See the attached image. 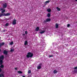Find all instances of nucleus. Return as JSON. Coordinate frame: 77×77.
<instances>
[{"label":"nucleus","mask_w":77,"mask_h":77,"mask_svg":"<svg viewBox=\"0 0 77 77\" xmlns=\"http://www.w3.org/2000/svg\"><path fill=\"white\" fill-rule=\"evenodd\" d=\"M27 54L26 55L27 57H33V54L30 52H29L27 53Z\"/></svg>","instance_id":"nucleus-1"},{"label":"nucleus","mask_w":77,"mask_h":77,"mask_svg":"<svg viewBox=\"0 0 77 77\" xmlns=\"http://www.w3.org/2000/svg\"><path fill=\"white\" fill-rule=\"evenodd\" d=\"M4 59V56L3 55H2L0 57V64L2 65L3 63V60Z\"/></svg>","instance_id":"nucleus-2"},{"label":"nucleus","mask_w":77,"mask_h":77,"mask_svg":"<svg viewBox=\"0 0 77 77\" xmlns=\"http://www.w3.org/2000/svg\"><path fill=\"white\" fill-rule=\"evenodd\" d=\"M51 20L50 18H48L46 19V20H45L44 21V23H47V22H49Z\"/></svg>","instance_id":"nucleus-3"},{"label":"nucleus","mask_w":77,"mask_h":77,"mask_svg":"<svg viewBox=\"0 0 77 77\" xmlns=\"http://www.w3.org/2000/svg\"><path fill=\"white\" fill-rule=\"evenodd\" d=\"M7 6V4L6 3H5L3 4V8H6Z\"/></svg>","instance_id":"nucleus-4"},{"label":"nucleus","mask_w":77,"mask_h":77,"mask_svg":"<svg viewBox=\"0 0 77 77\" xmlns=\"http://www.w3.org/2000/svg\"><path fill=\"white\" fill-rule=\"evenodd\" d=\"M11 15L10 13H8L7 14H4L3 15H4V16H9V15Z\"/></svg>","instance_id":"nucleus-5"},{"label":"nucleus","mask_w":77,"mask_h":77,"mask_svg":"<svg viewBox=\"0 0 77 77\" xmlns=\"http://www.w3.org/2000/svg\"><path fill=\"white\" fill-rule=\"evenodd\" d=\"M16 20H13V25H14L15 24H16Z\"/></svg>","instance_id":"nucleus-6"},{"label":"nucleus","mask_w":77,"mask_h":77,"mask_svg":"<svg viewBox=\"0 0 77 77\" xmlns=\"http://www.w3.org/2000/svg\"><path fill=\"white\" fill-rule=\"evenodd\" d=\"M1 10L2 11V13H4L6 11L5 9H4L3 8H1Z\"/></svg>","instance_id":"nucleus-7"},{"label":"nucleus","mask_w":77,"mask_h":77,"mask_svg":"<svg viewBox=\"0 0 77 77\" xmlns=\"http://www.w3.org/2000/svg\"><path fill=\"white\" fill-rule=\"evenodd\" d=\"M4 54H5V55H7L8 54V51L5 50L4 51Z\"/></svg>","instance_id":"nucleus-8"},{"label":"nucleus","mask_w":77,"mask_h":77,"mask_svg":"<svg viewBox=\"0 0 77 77\" xmlns=\"http://www.w3.org/2000/svg\"><path fill=\"white\" fill-rule=\"evenodd\" d=\"M47 11L48 12H51V10L50 8H48L47 9Z\"/></svg>","instance_id":"nucleus-9"},{"label":"nucleus","mask_w":77,"mask_h":77,"mask_svg":"<svg viewBox=\"0 0 77 77\" xmlns=\"http://www.w3.org/2000/svg\"><path fill=\"white\" fill-rule=\"evenodd\" d=\"M4 44H5V43L4 42H2V43H0V47L1 46H2V45H4Z\"/></svg>","instance_id":"nucleus-10"},{"label":"nucleus","mask_w":77,"mask_h":77,"mask_svg":"<svg viewBox=\"0 0 77 77\" xmlns=\"http://www.w3.org/2000/svg\"><path fill=\"white\" fill-rule=\"evenodd\" d=\"M53 72L54 74H56V73L57 72V71L56 70H54Z\"/></svg>","instance_id":"nucleus-11"},{"label":"nucleus","mask_w":77,"mask_h":77,"mask_svg":"<svg viewBox=\"0 0 77 77\" xmlns=\"http://www.w3.org/2000/svg\"><path fill=\"white\" fill-rule=\"evenodd\" d=\"M51 15V14H50V13H48L47 14V16L48 17H50V16Z\"/></svg>","instance_id":"nucleus-12"},{"label":"nucleus","mask_w":77,"mask_h":77,"mask_svg":"<svg viewBox=\"0 0 77 77\" xmlns=\"http://www.w3.org/2000/svg\"><path fill=\"white\" fill-rule=\"evenodd\" d=\"M39 27H37L35 29V30L36 31H38V30H39Z\"/></svg>","instance_id":"nucleus-13"},{"label":"nucleus","mask_w":77,"mask_h":77,"mask_svg":"<svg viewBox=\"0 0 77 77\" xmlns=\"http://www.w3.org/2000/svg\"><path fill=\"white\" fill-rule=\"evenodd\" d=\"M59 26V25L57 23H56L55 25V27L56 28H58V27Z\"/></svg>","instance_id":"nucleus-14"},{"label":"nucleus","mask_w":77,"mask_h":77,"mask_svg":"<svg viewBox=\"0 0 77 77\" xmlns=\"http://www.w3.org/2000/svg\"><path fill=\"white\" fill-rule=\"evenodd\" d=\"M45 31L44 30L42 32H39L40 33H41V34H42V33H44V32H45Z\"/></svg>","instance_id":"nucleus-15"},{"label":"nucleus","mask_w":77,"mask_h":77,"mask_svg":"<svg viewBox=\"0 0 77 77\" xmlns=\"http://www.w3.org/2000/svg\"><path fill=\"white\" fill-rule=\"evenodd\" d=\"M4 77V74H0V77Z\"/></svg>","instance_id":"nucleus-16"},{"label":"nucleus","mask_w":77,"mask_h":77,"mask_svg":"<svg viewBox=\"0 0 77 77\" xmlns=\"http://www.w3.org/2000/svg\"><path fill=\"white\" fill-rule=\"evenodd\" d=\"M41 66H38L37 67V69H41Z\"/></svg>","instance_id":"nucleus-17"},{"label":"nucleus","mask_w":77,"mask_h":77,"mask_svg":"<svg viewBox=\"0 0 77 77\" xmlns=\"http://www.w3.org/2000/svg\"><path fill=\"white\" fill-rule=\"evenodd\" d=\"M27 41H25V43H24V45H26L27 44Z\"/></svg>","instance_id":"nucleus-18"},{"label":"nucleus","mask_w":77,"mask_h":77,"mask_svg":"<svg viewBox=\"0 0 77 77\" xmlns=\"http://www.w3.org/2000/svg\"><path fill=\"white\" fill-rule=\"evenodd\" d=\"M18 73H19V74H21L22 73V72H21V71H18Z\"/></svg>","instance_id":"nucleus-19"},{"label":"nucleus","mask_w":77,"mask_h":77,"mask_svg":"<svg viewBox=\"0 0 77 77\" xmlns=\"http://www.w3.org/2000/svg\"><path fill=\"white\" fill-rule=\"evenodd\" d=\"M10 45H13V44H14V42H11L10 43Z\"/></svg>","instance_id":"nucleus-20"},{"label":"nucleus","mask_w":77,"mask_h":77,"mask_svg":"<svg viewBox=\"0 0 77 77\" xmlns=\"http://www.w3.org/2000/svg\"><path fill=\"white\" fill-rule=\"evenodd\" d=\"M57 9L58 11H60V9L58 7H57Z\"/></svg>","instance_id":"nucleus-21"},{"label":"nucleus","mask_w":77,"mask_h":77,"mask_svg":"<svg viewBox=\"0 0 77 77\" xmlns=\"http://www.w3.org/2000/svg\"><path fill=\"white\" fill-rule=\"evenodd\" d=\"M50 2V1H48L45 2V3H48Z\"/></svg>","instance_id":"nucleus-22"},{"label":"nucleus","mask_w":77,"mask_h":77,"mask_svg":"<svg viewBox=\"0 0 77 77\" xmlns=\"http://www.w3.org/2000/svg\"><path fill=\"white\" fill-rule=\"evenodd\" d=\"M30 72H31V70H28V74H30Z\"/></svg>","instance_id":"nucleus-23"},{"label":"nucleus","mask_w":77,"mask_h":77,"mask_svg":"<svg viewBox=\"0 0 77 77\" xmlns=\"http://www.w3.org/2000/svg\"><path fill=\"white\" fill-rule=\"evenodd\" d=\"M9 26V23H7L5 24V26Z\"/></svg>","instance_id":"nucleus-24"},{"label":"nucleus","mask_w":77,"mask_h":77,"mask_svg":"<svg viewBox=\"0 0 77 77\" xmlns=\"http://www.w3.org/2000/svg\"><path fill=\"white\" fill-rule=\"evenodd\" d=\"M14 49H11V50L10 51H11V52H12L13 51H14Z\"/></svg>","instance_id":"nucleus-25"},{"label":"nucleus","mask_w":77,"mask_h":77,"mask_svg":"<svg viewBox=\"0 0 77 77\" xmlns=\"http://www.w3.org/2000/svg\"><path fill=\"white\" fill-rule=\"evenodd\" d=\"M0 67H1V68H3V67H4V66H3V65H1V66H0Z\"/></svg>","instance_id":"nucleus-26"},{"label":"nucleus","mask_w":77,"mask_h":77,"mask_svg":"<svg viewBox=\"0 0 77 77\" xmlns=\"http://www.w3.org/2000/svg\"><path fill=\"white\" fill-rule=\"evenodd\" d=\"M70 26V25L69 24H68L67 25L68 27H69Z\"/></svg>","instance_id":"nucleus-27"},{"label":"nucleus","mask_w":77,"mask_h":77,"mask_svg":"<svg viewBox=\"0 0 77 77\" xmlns=\"http://www.w3.org/2000/svg\"><path fill=\"white\" fill-rule=\"evenodd\" d=\"M25 34H26V35L27 34V31H25Z\"/></svg>","instance_id":"nucleus-28"},{"label":"nucleus","mask_w":77,"mask_h":77,"mask_svg":"<svg viewBox=\"0 0 77 77\" xmlns=\"http://www.w3.org/2000/svg\"><path fill=\"white\" fill-rule=\"evenodd\" d=\"M74 69H77V67H74Z\"/></svg>","instance_id":"nucleus-29"},{"label":"nucleus","mask_w":77,"mask_h":77,"mask_svg":"<svg viewBox=\"0 0 77 77\" xmlns=\"http://www.w3.org/2000/svg\"><path fill=\"white\" fill-rule=\"evenodd\" d=\"M2 15H3V14H0V17H2Z\"/></svg>","instance_id":"nucleus-30"},{"label":"nucleus","mask_w":77,"mask_h":77,"mask_svg":"<svg viewBox=\"0 0 77 77\" xmlns=\"http://www.w3.org/2000/svg\"><path fill=\"white\" fill-rule=\"evenodd\" d=\"M49 57H53V56L52 55H50V56H49Z\"/></svg>","instance_id":"nucleus-31"},{"label":"nucleus","mask_w":77,"mask_h":77,"mask_svg":"<svg viewBox=\"0 0 77 77\" xmlns=\"http://www.w3.org/2000/svg\"><path fill=\"white\" fill-rule=\"evenodd\" d=\"M2 71V69L0 68V72H1Z\"/></svg>","instance_id":"nucleus-32"},{"label":"nucleus","mask_w":77,"mask_h":77,"mask_svg":"<svg viewBox=\"0 0 77 77\" xmlns=\"http://www.w3.org/2000/svg\"><path fill=\"white\" fill-rule=\"evenodd\" d=\"M15 69L16 70H17V68H15Z\"/></svg>","instance_id":"nucleus-33"},{"label":"nucleus","mask_w":77,"mask_h":77,"mask_svg":"<svg viewBox=\"0 0 77 77\" xmlns=\"http://www.w3.org/2000/svg\"><path fill=\"white\" fill-rule=\"evenodd\" d=\"M23 35L24 36V35H25V34H23Z\"/></svg>","instance_id":"nucleus-34"},{"label":"nucleus","mask_w":77,"mask_h":77,"mask_svg":"<svg viewBox=\"0 0 77 77\" xmlns=\"http://www.w3.org/2000/svg\"><path fill=\"white\" fill-rule=\"evenodd\" d=\"M28 77H31V76H28Z\"/></svg>","instance_id":"nucleus-35"},{"label":"nucleus","mask_w":77,"mask_h":77,"mask_svg":"<svg viewBox=\"0 0 77 77\" xmlns=\"http://www.w3.org/2000/svg\"><path fill=\"white\" fill-rule=\"evenodd\" d=\"M23 77H26V76H23Z\"/></svg>","instance_id":"nucleus-36"},{"label":"nucleus","mask_w":77,"mask_h":77,"mask_svg":"<svg viewBox=\"0 0 77 77\" xmlns=\"http://www.w3.org/2000/svg\"><path fill=\"white\" fill-rule=\"evenodd\" d=\"M75 1H76V2H77V0H75Z\"/></svg>","instance_id":"nucleus-37"},{"label":"nucleus","mask_w":77,"mask_h":77,"mask_svg":"<svg viewBox=\"0 0 77 77\" xmlns=\"http://www.w3.org/2000/svg\"><path fill=\"white\" fill-rule=\"evenodd\" d=\"M1 37H0V39H1Z\"/></svg>","instance_id":"nucleus-38"},{"label":"nucleus","mask_w":77,"mask_h":77,"mask_svg":"<svg viewBox=\"0 0 77 77\" xmlns=\"http://www.w3.org/2000/svg\"><path fill=\"white\" fill-rule=\"evenodd\" d=\"M1 50L0 49V51Z\"/></svg>","instance_id":"nucleus-39"}]
</instances>
